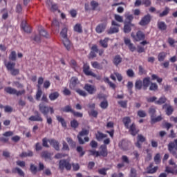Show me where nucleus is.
Listing matches in <instances>:
<instances>
[{"mask_svg":"<svg viewBox=\"0 0 177 177\" xmlns=\"http://www.w3.org/2000/svg\"><path fill=\"white\" fill-rule=\"evenodd\" d=\"M87 135H89V129H82V131L79 132V134L77 135L79 145H85L86 142H89V137H85L82 139V136H87Z\"/></svg>","mask_w":177,"mask_h":177,"instance_id":"1","label":"nucleus"},{"mask_svg":"<svg viewBox=\"0 0 177 177\" xmlns=\"http://www.w3.org/2000/svg\"><path fill=\"white\" fill-rule=\"evenodd\" d=\"M39 110L40 113H41V114H43L44 116L48 115V114H49V111L50 114H53L55 113L53 107H49L44 104V103H40L39 104Z\"/></svg>","mask_w":177,"mask_h":177,"instance_id":"2","label":"nucleus"},{"mask_svg":"<svg viewBox=\"0 0 177 177\" xmlns=\"http://www.w3.org/2000/svg\"><path fill=\"white\" fill-rule=\"evenodd\" d=\"M59 168L61 171L63 169H66V171H71V164L70 163V160L67 159H62L59 162Z\"/></svg>","mask_w":177,"mask_h":177,"instance_id":"3","label":"nucleus"},{"mask_svg":"<svg viewBox=\"0 0 177 177\" xmlns=\"http://www.w3.org/2000/svg\"><path fill=\"white\" fill-rule=\"evenodd\" d=\"M131 37L134 39V41H136L137 42H139V41H143L146 38V35L143 33L141 30H138L136 32V35H135L134 32H131Z\"/></svg>","mask_w":177,"mask_h":177,"instance_id":"4","label":"nucleus"},{"mask_svg":"<svg viewBox=\"0 0 177 177\" xmlns=\"http://www.w3.org/2000/svg\"><path fill=\"white\" fill-rule=\"evenodd\" d=\"M150 21H151V15L150 14H147L145 15L139 22L140 26H147V24H150Z\"/></svg>","mask_w":177,"mask_h":177,"instance_id":"5","label":"nucleus"},{"mask_svg":"<svg viewBox=\"0 0 177 177\" xmlns=\"http://www.w3.org/2000/svg\"><path fill=\"white\" fill-rule=\"evenodd\" d=\"M135 24H132V22H128V21H124V28L123 31L125 34H129L131 31H132V27H133Z\"/></svg>","mask_w":177,"mask_h":177,"instance_id":"6","label":"nucleus"},{"mask_svg":"<svg viewBox=\"0 0 177 177\" xmlns=\"http://www.w3.org/2000/svg\"><path fill=\"white\" fill-rule=\"evenodd\" d=\"M35 115H32L29 118L30 121H37L39 122H42L44 121V119L41 116V113L38 111H35L34 112Z\"/></svg>","mask_w":177,"mask_h":177,"instance_id":"7","label":"nucleus"},{"mask_svg":"<svg viewBox=\"0 0 177 177\" xmlns=\"http://www.w3.org/2000/svg\"><path fill=\"white\" fill-rule=\"evenodd\" d=\"M84 89L89 93V95H93V93H96V86L89 84H86L84 85Z\"/></svg>","mask_w":177,"mask_h":177,"instance_id":"8","label":"nucleus"},{"mask_svg":"<svg viewBox=\"0 0 177 177\" xmlns=\"http://www.w3.org/2000/svg\"><path fill=\"white\" fill-rule=\"evenodd\" d=\"M98 154L99 157H107L109 152L106 145H102L100 147V151H98Z\"/></svg>","mask_w":177,"mask_h":177,"instance_id":"9","label":"nucleus"},{"mask_svg":"<svg viewBox=\"0 0 177 177\" xmlns=\"http://www.w3.org/2000/svg\"><path fill=\"white\" fill-rule=\"evenodd\" d=\"M163 110H165V113L167 115H172V113H174V106L171 105V104H165L162 106Z\"/></svg>","mask_w":177,"mask_h":177,"instance_id":"10","label":"nucleus"},{"mask_svg":"<svg viewBox=\"0 0 177 177\" xmlns=\"http://www.w3.org/2000/svg\"><path fill=\"white\" fill-rule=\"evenodd\" d=\"M118 146L120 149L122 150H124V151H127L129 147V142L127 140H122L119 144Z\"/></svg>","mask_w":177,"mask_h":177,"instance_id":"11","label":"nucleus"},{"mask_svg":"<svg viewBox=\"0 0 177 177\" xmlns=\"http://www.w3.org/2000/svg\"><path fill=\"white\" fill-rule=\"evenodd\" d=\"M89 65L84 64L83 66V71L86 75H90L91 77H93V78H96L97 75L95 74V73L89 71Z\"/></svg>","mask_w":177,"mask_h":177,"instance_id":"12","label":"nucleus"},{"mask_svg":"<svg viewBox=\"0 0 177 177\" xmlns=\"http://www.w3.org/2000/svg\"><path fill=\"white\" fill-rule=\"evenodd\" d=\"M124 44L127 46H128L129 49L131 50V52H135L136 50V47L133 46V44L131 42V39H128L127 37L124 38Z\"/></svg>","mask_w":177,"mask_h":177,"instance_id":"13","label":"nucleus"},{"mask_svg":"<svg viewBox=\"0 0 177 177\" xmlns=\"http://www.w3.org/2000/svg\"><path fill=\"white\" fill-rule=\"evenodd\" d=\"M80 84V81L78 80V77H72L70 80L69 88L71 89H75V86Z\"/></svg>","mask_w":177,"mask_h":177,"instance_id":"14","label":"nucleus"},{"mask_svg":"<svg viewBox=\"0 0 177 177\" xmlns=\"http://www.w3.org/2000/svg\"><path fill=\"white\" fill-rule=\"evenodd\" d=\"M153 167H154V164L153 162L150 163L147 167V174H156L158 171V166Z\"/></svg>","mask_w":177,"mask_h":177,"instance_id":"15","label":"nucleus"},{"mask_svg":"<svg viewBox=\"0 0 177 177\" xmlns=\"http://www.w3.org/2000/svg\"><path fill=\"white\" fill-rule=\"evenodd\" d=\"M99 52V49H97V46L96 44H94L91 47V51L89 53L88 58L89 59H95L96 57V53Z\"/></svg>","mask_w":177,"mask_h":177,"instance_id":"16","label":"nucleus"},{"mask_svg":"<svg viewBox=\"0 0 177 177\" xmlns=\"http://www.w3.org/2000/svg\"><path fill=\"white\" fill-rule=\"evenodd\" d=\"M50 146H53V147L55 149V150H57V151H59L60 150V143H59V141L55 140V139H51L48 140Z\"/></svg>","mask_w":177,"mask_h":177,"instance_id":"17","label":"nucleus"},{"mask_svg":"<svg viewBox=\"0 0 177 177\" xmlns=\"http://www.w3.org/2000/svg\"><path fill=\"white\" fill-rule=\"evenodd\" d=\"M129 132L131 133V135H132V136H136V135H138V133H139V130H138L136 129V125L135 124V123H133L130 127H129Z\"/></svg>","mask_w":177,"mask_h":177,"instance_id":"18","label":"nucleus"},{"mask_svg":"<svg viewBox=\"0 0 177 177\" xmlns=\"http://www.w3.org/2000/svg\"><path fill=\"white\" fill-rule=\"evenodd\" d=\"M151 84V82L150 81V77H145L142 80V88L144 91H146V89L149 88Z\"/></svg>","mask_w":177,"mask_h":177,"instance_id":"19","label":"nucleus"},{"mask_svg":"<svg viewBox=\"0 0 177 177\" xmlns=\"http://www.w3.org/2000/svg\"><path fill=\"white\" fill-rule=\"evenodd\" d=\"M12 174H18V175L19 176H22L24 177L25 176V174L24 171H23L21 170V169L19 168V167H14L12 169Z\"/></svg>","mask_w":177,"mask_h":177,"instance_id":"20","label":"nucleus"},{"mask_svg":"<svg viewBox=\"0 0 177 177\" xmlns=\"http://www.w3.org/2000/svg\"><path fill=\"white\" fill-rule=\"evenodd\" d=\"M62 42L66 49H67L68 50H70L71 49V46H72L71 41H70L68 38L66 37L65 39H63Z\"/></svg>","mask_w":177,"mask_h":177,"instance_id":"21","label":"nucleus"},{"mask_svg":"<svg viewBox=\"0 0 177 177\" xmlns=\"http://www.w3.org/2000/svg\"><path fill=\"white\" fill-rule=\"evenodd\" d=\"M122 62V57H121V55H117L114 57L113 63L115 64V66H118V65Z\"/></svg>","mask_w":177,"mask_h":177,"instance_id":"22","label":"nucleus"},{"mask_svg":"<svg viewBox=\"0 0 177 177\" xmlns=\"http://www.w3.org/2000/svg\"><path fill=\"white\" fill-rule=\"evenodd\" d=\"M106 27H107V26H106V25L100 24L95 28V31H96V32H97V34H102V32H103V31H104L106 30Z\"/></svg>","mask_w":177,"mask_h":177,"instance_id":"23","label":"nucleus"},{"mask_svg":"<svg viewBox=\"0 0 177 177\" xmlns=\"http://www.w3.org/2000/svg\"><path fill=\"white\" fill-rule=\"evenodd\" d=\"M131 118H129V116L124 117L122 119V122L127 129H129V124H131Z\"/></svg>","mask_w":177,"mask_h":177,"instance_id":"24","label":"nucleus"},{"mask_svg":"<svg viewBox=\"0 0 177 177\" xmlns=\"http://www.w3.org/2000/svg\"><path fill=\"white\" fill-rule=\"evenodd\" d=\"M107 136V134H104L103 133L100 131H97V133H95V138L98 142H100V140H103L104 138Z\"/></svg>","mask_w":177,"mask_h":177,"instance_id":"25","label":"nucleus"},{"mask_svg":"<svg viewBox=\"0 0 177 177\" xmlns=\"http://www.w3.org/2000/svg\"><path fill=\"white\" fill-rule=\"evenodd\" d=\"M41 158H45V160H51L52 158V154L48 151H44L41 152Z\"/></svg>","mask_w":177,"mask_h":177,"instance_id":"26","label":"nucleus"},{"mask_svg":"<svg viewBox=\"0 0 177 177\" xmlns=\"http://www.w3.org/2000/svg\"><path fill=\"white\" fill-rule=\"evenodd\" d=\"M59 96H60V94L59 93V92L55 91L50 93L48 97L50 100L53 101V100H56V99H57Z\"/></svg>","mask_w":177,"mask_h":177,"instance_id":"27","label":"nucleus"},{"mask_svg":"<svg viewBox=\"0 0 177 177\" xmlns=\"http://www.w3.org/2000/svg\"><path fill=\"white\" fill-rule=\"evenodd\" d=\"M143 88V82L142 80H136L135 83V89L136 91H140Z\"/></svg>","mask_w":177,"mask_h":177,"instance_id":"28","label":"nucleus"},{"mask_svg":"<svg viewBox=\"0 0 177 177\" xmlns=\"http://www.w3.org/2000/svg\"><path fill=\"white\" fill-rule=\"evenodd\" d=\"M32 156H34V153H32V151L28 150L27 152H22L19 155V157L24 158V157H32Z\"/></svg>","mask_w":177,"mask_h":177,"instance_id":"29","label":"nucleus"},{"mask_svg":"<svg viewBox=\"0 0 177 177\" xmlns=\"http://www.w3.org/2000/svg\"><path fill=\"white\" fill-rule=\"evenodd\" d=\"M76 151L79 153V157H84V156H85V151L84 150V147L81 146H77L76 148Z\"/></svg>","mask_w":177,"mask_h":177,"instance_id":"30","label":"nucleus"},{"mask_svg":"<svg viewBox=\"0 0 177 177\" xmlns=\"http://www.w3.org/2000/svg\"><path fill=\"white\" fill-rule=\"evenodd\" d=\"M167 102V97H165V96H162V97H160L158 100H156L155 102V104H158V105H161V104H165Z\"/></svg>","mask_w":177,"mask_h":177,"instance_id":"31","label":"nucleus"},{"mask_svg":"<svg viewBox=\"0 0 177 177\" xmlns=\"http://www.w3.org/2000/svg\"><path fill=\"white\" fill-rule=\"evenodd\" d=\"M166 57H167V53L161 52L158 55V62H164Z\"/></svg>","mask_w":177,"mask_h":177,"instance_id":"32","label":"nucleus"},{"mask_svg":"<svg viewBox=\"0 0 177 177\" xmlns=\"http://www.w3.org/2000/svg\"><path fill=\"white\" fill-rule=\"evenodd\" d=\"M61 111H63V113H73V111H74V110L73 109V108H71V106L67 105L65 107L62 108Z\"/></svg>","mask_w":177,"mask_h":177,"instance_id":"33","label":"nucleus"},{"mask_svg":"<svg viewBox=\"0 0 177 177\" xmlns=\"http://www.w3.org/2000/svg\"><path fill=\"white\" fill-rule=\"evenodd\" d=\"M57 120L59 122H60L62 124V126L64 128H67V123L66 122V120H64V118H62L61 116L57 115Z\"/></svg>","mask_w":177,"mask_h":177,"instance_id":"34","label":"nucleus"},{"mask_svg":"<svg viewBox=\"0 0 177 177\" xmlns=\"http://www.w3.org/2000/svg\"><path fill=\"white\" fill-rule=\"evenodd\" d=\"M4 91L9 95H15V93H16V88H13L12 87H6Z\"/></svg>","mask_w":177,"mask_h":177,"instance_id":"35","label":"nucleus"},{"mask_svg":"<svg viewBox=\"0 0 177 177\" xmlns=\"http://www.w3.org/2000/svg\"><path fill=\"white\" fill-rule=\"evenodd\" d=\"M5 66L9 71H11L15 68V66H16V63L15 62H8L7 64H5Z\"/></svg>","mask_w":177,"mask_h":177,"instance_id":"36","label":"nucleus"},{"mask_svg":"<svg viewBox=\"0 0 177 177\" xmlns=\"http://www.w3.org/2000/svg\"><path fill=\"white\" fill-rule=\"evenodd\" d=\"M100 107H101V109H103V110H106V109L109 107V101H107L106 100H104V101L101 102V103L100 104Z\"/></svg>","mask_w":177,"mask_h":177,"instance_id":"37","label":"nucleus"},{"mask_svg":"<svg viewBox=\"0 0 177 177\" xmlns=\"http://www.w3.org/2000/svg\"><path fill=\"white\" fill-rule=\"evenodd\" d=\"M91 66L93 68H97V70H103V66L99 64L97 62H91Z\"/></svg>","mask_w":177,"mask_h":177,"instance_id":"38","label":"nucleus"},{"mask_svg":"<svg viewBox=\"0 0 177 177\" xmlns=\"http://www.w3.org/2000/svg\"><path fill=\"white\" fill-rule=\"evenodd\" d=\"M74 31L78 32L79 34L82 33V26H81V24H77L74 26Z\"/></svg>","mask_w":177,"mask_h":177,"instance_id":"39","label":"nucleus"},{"mask_svg":"<svg viewBox=\"0 0 177 177\" xmlns=\"http://www.w3.org/2000/svg\"><path fill=\"white\" fill-rule=\"evenodd\" d=\"M39 32L40 37H44V38H49V34H48V32L45 29H41Z\"/></svg>","mask_w":177,"mask_h":177,"instance_id":"40","label":"nucleus"},{"mask_svg":"<svg viewBox=\"0 0 177 177\" xmlns=\"http://www.w3.org/2000/svg\"><path fill=\"white\" fill-rule=\"evenodd\" d=\"M162 120V117L161 115H159L158 117H153L151 118V124H156V122H160V121Z\"/></svg>","mask_w":177,"mask_h":177,"instance_id":"41","label":"nucleus"},{"mask_svg":"<svg viewBox=\"0 0 177 177\" xmlns=\"http://www.w3.org/2000/svg\"><path fill=\"white\" fill-rule=\"evenodd\" d=\"M30 171L32 172V174H33V175H37V172H38V168L33 164H30Z\"/></svg>","mask_w":177,"mask_h":177,"instance_id":"42","label":"nucleus"},{"mask_svg":"<svg viewBox=\"0 0 177 177\" xmlns=\"http://www.w3.org/2000/svg\"><path fill=\"white\" fill-rule=\"evenodd\" d=\"M158 27L161 31H165V30H167V24H165V22H159L158 24Z\"/></svg>","mask_w":177,"mask_h":177,"instance_id":"43","label":"nucleus"},{"mask_svg":"<svg viewBox=\"0 0 177 177\" xmlns=\"http://www.w3.org/2000/svg\"><path fill=\"white\" fill-rule=\"evenodd\" d=\"M90 5L92 8V10H96V9H97L99 7V3L96 1H91Z\"/></svg>","mask_w":177,"mask_h":177,"instance_id":"44","label":"nucleus"},{"mask_svg":"<svg viewBox=\"0 0 177 177\" xmlns=\"http://www.w3.org/2000/svg\"><path fill=\"white\" fill-rule=\"evenodd\" d=\"M80 126V123H78V121L76 120H73L71 121V128H73L74 129H77L78 127Z\"/></svg>","mask_w":177,"mask_h":177,"instance_id":"45","label":"nucleus"},{"mask_svg":"<svg viewBox=\"0 0 177 177\" xmlns=\"http://www.w3.org/2000/svg\"><path fill=\"white\" fill-rule=\"evenodd\" d=\"M148 113L150 115L151 118H152L153 117H156V111L154 109V107H153V106L150 107L149 109Z\"/></svg>","mask_w":177,"mask_h":177,"instance_id":"46","label":"nucleus"},{"mask_svg":"<svg viewBox=\"0 0 177 177\" xmlns=\"http://www.w3.org/2000/svg\"><path fill=\"white\" fill-rule=\"evenodd\" d=\"M66 141L71 147H75V146L77 145L75 142L73 140V139H71V138L70 137L66 138Z\"/></svg>","mask_w":177,"mask_h":177,"instance_id":"47","label":"nucleus"},{"mask_svg":"<svg viewBox=\"0 0 177 177\" xmlns=\"http://www.w3.org/2000/svg\"><path fill=\"white\" fill-rule=\"evenodd\" d=\"M127 88L128 91H129L130 95H132V93H133V92L132 91V88H133V82H128Z\"/></svg>","mask_w":177,"mask_h":177,"instance_id":"48","label":"nucleus"},{"mask_svg":"<svg viewBox=\"0 0 177 177\" xmlns=\"http://www.w3.org/2000/svg\"><path fill=\"white\" fill-rule=\"evenodd\" d=\"M16 51H12L9 55V60H12V62H16Z\"/></svg>","mask_w":177,"mask_h":177,"instance_id":"49","label":"nucleus"},{"mask_svg":"<svg viewBox=\"0 0 177 177\" xmlns=\"http://www.w3.org/2000/svg\"><path fill=\"white\" fill-rule=\"evenodd\" d=\"M137 114L138 117H140V118H145V117H147V113H146V111L143 110H139Z\"/></svg>","mask_w":177,"mask_h":177,"instance_id":"50","label":"nucleus"},{"mask_svg":"<svg viewBox=\"0 0 177 177\" xmlns=\"http://www.w3.org/2000/svg\"><path fill=\"white\" fill-rule=\"evenodd\" d=\"M77 93H78L80 96H83V97H86V96H88V93H86V92H85V91H83L82 89H77L76 90Z\"/></svg>","mask_w":177,"mask_h":177,"instance_id":"51","label":"nucleus"},{"mask_svg":"<svg viewBox=\"0 0 177 177\" xmlns=\"http://www.w3.org/2000/svg\"><path fill=\"white\" fill-rule=\"evenodd\" d=\"M60 35L63 39L67 38V28H64L60 32Z\"/></svg>","mask_w":177,"mask_h":177,"instance_id":"52","label":"nucleus"},{"mask_svg":"<svg viewBox=\"0 0 177 177\" xmlns=\"http://www.w3.org/2000/svg\"><path fill=\"white\" fill-rule=\"evenodd\" d=\"M120 31L118 27H113L110 28L109 30L108 31V34H115Z\"/></svg>","mask_w":177,"mask_h":177,"instance_id":"53","label":"nucleus"},{"mask_svg":"<svg viewBox=\"0 0 177 177\" xmlns=\"http://www.w3.org/2000/svg\"><path fill=\"white\" fill-rule=\"evenodd\" d=\"M168 13H169V8L165 7V10L159 15V16L160 17H164V16H167Z\"/></svg>","mask_w":177,"mask_h":177,"instance_id":"54","label":"nucleus"},{"mask_svg":"<svg viewBox=\"0 0 177 177\" xmlns=\"http://www.w3.org/2000/svg\"><path fill=\"white\" fill-rule=\"evenodd\" d=\"M156 164H160L161 162V155L160 153H157L153 158Z\"/></svg>","mask_w":177,"mask_h":177,"instance_id":"55","label":"nucleus"},{"mask_svg":"<svg viewBox=\"0 0 177 177\" xmlns=\"http://www.w3.org/2000/svg\"><path fill=\"white\" fill-rule=\"evenodd\" d=\"M138 176L137 171L135 168L132 167L130 171L129 177H136Z\"/></svg>","mask_w":177,"mask_h":177,"instance_id":"56","label":"nucleus"},{"mask_svg":"<svg viewBox=\"0 0 177 177\" xmlns=\"http://www.w3.org/2000/svg\"><path fill=\"white\" fill-rule=\"evenodd\" d=\"M41 96H42V90H41V88H37L35 97L36 100H39L41 99Z\"/></svg>","mask_w":177,"mask_h":177,"instance_id":"57","label":"nucleus"},{"mask_svg":"<svg viewBox=\"0 0 177 177\" xmlns=\"http://www.w3.org/2000/svg\"><path fill=\"white\" fill-rule=\"evenodd\" d=\"M118 104H120V107L123 109H127V106H128V101H119L118 102Z\"/></svg>","mask_w":177,"mask_h":177,"instance_id":"58","label":"nucleus"},{"mask_svg":"<svg viewBox=\"0 0 177 177\" xmlns=\"http://www.w3.org/2000/svg\"><path fill=\"white\" fill-rule=\"evenodd\" d=\"M157 89H158V86L157 85V84L151 82L149 91H157Z\"/></svg>","mask_w":177,"mask_h":177,"instance_id":"59","label":"nucleus"},{"mask_svg":"<svg viewBox=\"0 0 177 177\" xmlns=\"http://www.w3.org/2000/svg\"><path fill=\"white\" fill-rule=\"evenodd\" d=\"M127 74L130 78H133V77H135V72H133V70L132 69L127 70Z\"/></svg>","mask_w":177,"mask_h":177,"instance_id":"60","label":"nucleus"},{"mask_svg":"<svg viewBox=\"0 0 177 177\" xmlns=\"http://www.w3.org/2000/svg\"><path fill=\"white\" fill-rule=\"evenodd\" d=\"M107 39H104L103 40L100 41V44L102 48H107L108 44H107Z\"/></svg>","mask_w":177,"mask_h":177,"instance_id":"61","label":"nucleus"},{"mask_svg":"<svg viewBox=\"0 0 177 177\" xmlns=\"http://www.w3.org/2000/svg\"><path fill=\"white\" fill-rule=\"evenodd\" d=\"M38 84L37 85V88H41V85H42V84H44V77H39L38 78Z\"/></svg>","mask_w":177,"mask_h":177,"instance_id":"62","label":"nucleus"},{"mask_svg":"<svg viewBox=\"0 0 177 177\" xmlns=\"http://www.w3.org/2000/svg\"><path fill=\"white\" fill-rule=\"evenodd\" d=\"M89 155L90 156H94L95 157H99V151L95 150H89Z\"/></svg>","mask_w":177,"mask_h":177,"instance_id":"63","label":"nucleus"},{"mask_svg":"<svg viewBox=\"0 0 177 177\" xmlns=\"http://www.w3.org/2000/svg\"><path fill=\"white\" fill-rule=\"evenodd\" d=\"M71 167H73V169L75 171H78L80 168V164L78 163H72Z\"/></svg>","mask_w":177,"mask_h":177,"instance_id":"64","label":"nucleus"}]
</instances>
